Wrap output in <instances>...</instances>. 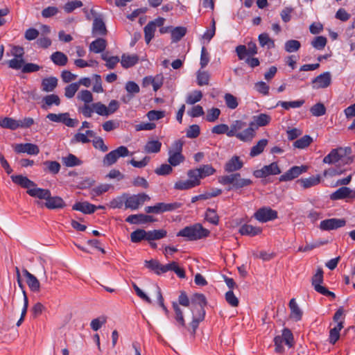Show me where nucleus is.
<instances>
[{"label": "nucleus", "mask_w": 355, "mask_h": 355, "mask_svg": "<svg viewBox=\"0 0 355 355\" xmlns=\"http://www.w3.org/2000/svg\"><path fill=\"white\" fill-rule=\"evenodd\" d=\"M51 61L58 66H65L68 62L67 56L61 51H55L51 55Z\"/></svg>", "instance_id": "c9c22d12"}, {"label": "nucleus", "mask_w": 355, "mask_h": 355, "mask_svg": "<svg viewBox=\"0 0 355 355\" xmlns=\"http://www.w3.org/2000/svg\"><path fill=\"white\" fill-rule=\"evenodd\" d=\"M218 182L223 185L231 184L232 187L227 189L239 190L252 184V181L248 178H242L239 173H234L230 175H222L218 178Z\"/></svg>", "instance_id": "f03ea898"}, {"label": "nucleus", "mask_w": 355, "mask_h": 355, "mask_svg": "<svg viewBox=\"0 0 355 355\" xmlns=\"http://www.w3.org/2000/svg\"><path fill=\"white\" fill-rule=\"evenodd\" d=\"M193 320L190 323L191 334L194 335L198 327L199 323L204 320L205 317V307L198 306L191 308Z\"/></svg>", "instance_id": "4468645a"}, {"label": "nucleus", "mask_w": 355, "mask_h": 355, "mask_svg": "<svg viewBox=\"0 0 355 355\" xmlns=\"http://www.w3.org/2000/svg\"><path fill=\"white\" fill-rule=\"evenodd\" d=\"M323 282V270L322 268H318L316 273L312 277V285L314 289L318 292V287H323L320 285Z\"/></svg>", "instance_id": "13d9d810"}, {"label": "nucleus", "mask_w": 355, "mask_h": 355, "mask_svg": "<svg viewBox=\"0 0 355 355\" xmlns=\"http://www.w3.org/2000/svg\"><path fill=\"white\" fill-rule=\"evenodd\" d=\"M253 124L250 123L249 127L243 131L239 132L237 139L240 141L248 142L252 140L256 135V129L254 128Z\"/></svg>", "instance_id": "c85d7f7f"}, {"label": "nucleus", "mask_w": 355, "mask_h": 355, "mask_svg": "<svg viewBox=\"0 0 355 355\" xmlns=\"http://www.w3.org/2000/svg\"><path fill=\"white\" fill-rule=\"evenodd\" d=\"M155 31L156 28H155L153 22H148L144 27V38L146 44H149L154 37Z\"/></svg>", "instance_id": "8fccbe9b"}, {"label": "nucleus", "mask_w": 355, "mask_h": 355, "mask_svg": "<svg viewBox=\"0 0 355 355\" xmlns=\"http://www.w3.org/2000/svg\"><path fill=\"white\" fill-rule=\"evenodd\" d=\"M327 38L324 36H317L311 42V45L316 49L322 50L327 44Z\"/></svg>", "instance_id": "774afa93"}, {"label": "nucleus", "mask_w": 355, "mask_h": 355, "mask_svg": "<svg viewBox=\"0 0 355 355\" xmlns=\"http://www.w3.org/2000/svg\"><path fill=\"white\" fill-rule=\"evenodd\" d=\"M301 47V44L298 40H290L285 42L284 49L288 53L297 51Z\"/></svg>", "instance_id": "6e6d98bb"}, {"label": "nucleus", "mask_w": 355, "mask_h": 355, "mask_svg": "<svg viewBox=\"0 0 355 355\" xmlns=\"http://www.w3.org/2000/svg\"><path fill=\"white\" fill-rule=\"evenodd\" d=\"M187 30L184 27H176L171 31L173 42L180 41L186 34Z\"/></svg>", "instance_id": "680f3d73"}, {"label": "nucleus", "mask_w": 355, "mask_h": 355, "mask_svg": "<svg viewBox=\"0 0 355 355\" xmlns=\"http://www.w3.org/2000/svg\"><path fill=\"white\" fill-rule=\"evenodd\" d=\"M304 100H298L294 101H279L277 103V106H282L285 110H289L290 108L300 107L304 104Z\"/></svg>", "instance_id": "09e8293b"}, {"label": "nucleus", "mask_w": 355, "mask_h": 355, "mask_svg": "<svg viewBox=\"0 0 355 355\" xmlns=\"http://www.w3.org/2000/svg\"><path fill=\"white\" fill-rule=\"evenodd\" d=\"M42 101L44 103L42 105V107L45 110L48 109L52 105L58 106L60 104V99L56 94L47 95L43 98Z\"/></svg>", "instance_id": "4c0bfd02"}, {"label": "nucleus", "mask_w": 355, "mask_h": 355, "mask_svg": "<svg viewBox=\"0 0 355 355\" xmlns=\"http://www.w3.org/2000/svg\"><path fill=\"white\" fill-rule=\"evenodd\" d=\"M144 264L146 268L153 270L156 274H161L162 264L158 261L154 259L145 261Z\"/></svg>", "instance_id": "0e129e2a"}, {"label": "nucleus", "mask_w": 355, "mask_h": 355, "mask_svg": "<svg viewBox=\"0 0 355 355\" xmlns=\"http://www.w3.org/2000/svg\"><path fill=\"white\" fill-rule=\"evenodd\" d=\"M184 142L181 140L175 141L171 148L168 149V162L173 166H177L185 160L184 156L182 155Z\"/></svg>", "instance_id": "20e7f679"}, {"label": "nucleus", "mask_w": 355, "mask_h": 355, "mask_svg": "<svg viewBox=\"0 0 355 355\" xmlns=\"http://www.w3.org/2000/svg\"><path fill=\"white\" fill-rule=\"evenodd\" d=\"M281 173V169L279 168L277 162H272L269 165L264 166L259 170L254 171L253 175L257 178H266L268 175H278Z\"/></svg>", "instance_id": "ddd939ff"}, {"label": "nucleus", "mask_w": 355, "mask_h": 355, "mask_svg": "<svg viewBox=\"0 0 355 355\" xmlns=\"http://www.w3.org/2000/svg\"><path fill=\"white\" fill-rule=\"evenodd\" d=\"M205 219L213 225H218L219 216L214 209L208 208L205 213Z\"/></svg>", "instance_id": "4d7b16f0"}, {"label": "nucleus", "mask_w": 355, "mask_h": 355, "mask_svg": "<svg viewBox=\"0 0 355 355\" xmlns=\"http://www.w3.org/2000/svg\"><path fill=\"white\" fill-rule=\"evenodd\" d=\"M0 126L3 128L15 130L19 128V120H16L10 117H5L0 120Z\"/></svg>", "instance_id": "58836bf2"}, {"label": "nucleus", "mask_w": 355, "mask_h": 355, "mask_svg": "<svg viewBox=\"0 0 355 355\" xmlns=\"http://www.w3.org/2000/svg\"><path fill=\"white\" fill-rule=\"evenodd\" d=\"M139 56L136 54L128 55L123 53L121 56V64L125 69L135 66L139 62Z\"/></svg>", "instance_id": "7c9ffc66"}, {"label": "nucleus", "mask_w": 355, "mask_h": 355, "mask_svg": "<svg viewBox=\"0 0 355 355\" xmlns=\"http://www.w3.org/2000/svg\"><path fill=\"white\" fill-rule=\"evenodd\" d=\"M166 230L163 229L148 231V241L159 240L161 239L166 237Z\"/></svg>", "instance_id": "de8ad7c7"}, {"label": "nucleus", "mask_w": 355, "mask_h": 355, "mask_svg": "<svg viewBox=\"0 0 355 355\" xmlns=\"http://www.w3.org/2000/svg\"><path fill=\"white\" fill-rule=\"evenodd\" d=\"M345 169L342 168L340 164H336L335 166H331L329 168L326 169L323 172V175L324 177H334L336 175H340L345 172Z\"/></svg>", "instance_id": "3c124183"}, {"label": "nucleus", "mask_w": 355, "mask_h": 355, "mask_svg": "<svg viewBox=\"0 0 355 355\" xmlns=\"http://www.w3.org/2000/svg\"><path fill=\"white\" fill-rule=\"evenodd\" d=\"M173 308L174 309L175 315V319L178 324V327L186 328V324L184 318L183 312L177 302H173Z\"/></svg>", "instance_id": "79ce46f5"}, {"label": "nucleus", "mask_w": 355, "mask_h": 355, "mask_svg": "<svg viewBox=\"0 0 355 355\" xmlns=\"http://www.w3.org/2000/svg\"><path fill=\"white\" fill-rule=\"evenodd\" d=\"M246 126V123L241 120H236L234 121L229 128V132L227 133V137H236L237 138V135L239 131L243 129Z\"/></svg>", "instance_id": "473e14b6"}, {"label": "nucleus", "mask_w": 355, "mask_h": 355, "mask_svg": "<svg viewBox=\"0 0 355 355\" xmlns=\"http://www.w3.org/2000/svg\"><path fill=\"white\" fill-rule=\"evenodd\" d=\"M209 75L205 71L199 70L197 73V82L200 86L207 85L209 84Z\"/></svg>", "instance_id": "338daca9"}, {"label": "nucleus", "mask_w": 355, "mask_h": 355, "mask_svg": "<svg viewBox=\"0 0 355 355\" xmlns=\"http://www.w3.org/2000/svg\"><path fill=\"white\" fill-rule=\"evenodd\" d=\"M72 209L80 211L85 214H90L94 213L97 209V207L88 202H78L73 205Z\"/></svg>", "instance_id": "a878e982"}, {"label": "nucleus", "mask_w": 355, "mask_h": 355, "mask_svg": "<svg viewBox=\"0 0 355 355\" xmlns=\"http://www.w3.org/2000/svg\"><path fill=\"white\" fill-rule=\"evenodd\" d=\"M107 317L105 315H102L91 321L90 327L92 330L98 331L102 325L107 322Z\"/></svg>", "instance_id": "5fc2aeb1"}, {"label": "nucleus", "mask_w": 355, "mask_h": 355, "mask_svg": "<svg viewBox=\"0 0 355 355\" xmlns=\"http://www.w3.org/2000/svg\"><path fill=\"white\" fill-rule=\"evenodd\" d=\"M236 52L237 53L239 60H244L245 57L253 56L257 53V47L255 43L249 42L248 46L239 45L236 48Z\"/></svg>", "instance_id": "dca6fc26"}, {"label": "nucleus", "mask_w": 355, "mask_h": 355, "mask_svg": "<svg viewBox=\"0 0 355 355\" xmlns=\"http://www.w3.org/2000/svg\"><path fill=\"white\" fill-rule=\"evenodd\" d=\"M268 143V141L266 139L259 140L256 145L252 147L250 155L254 157L260 155L263 151Z\"/></svg>", "instance_id": "a19ab883"}, {"label": "nucleus", "mask_w": 355, "mask_h": 355, "mask_svg": "<svg viewBox=\"0 0 355 355\" xmlns=\"http://www.w3.org/2000/svg\"><path fill=\"white\" fill-rule=\"evenodd\" d=\"M191 305L193 307H205L207 305V300L205 296L201 293H195L191 298Z\"/></svg>", "instance_id": "37998d69"}, {"label": "nucleus", "mask_w": 355, "mask_h": 355, "mask_svg": "<svg viewBox=\"0 0 355 355\" xmlns=\"http://www.w3.org/2000/svg\"><path fill=\"white\" fill-rule=\"evenodd\" d=\"M243 166V162L240 159L238 156L232 157L224 166L225 171L227 173L236 172L240 170Z\"/></svg>", "instance_id": "5701e85b"}, {"label": "nucleus", "mask_w": 355, "mask_h": 355, "mask_svg": "<svg viewBox=\"0 0 355 355\" xmlns=\"http://www.w3.org/2000/svg\"><path fill=\"white\" fill-rule=\"evenodd\" d=\"M259 42L261 46L264 47L267 46L268 49L275 48V41L269 37L266 33H261L258 37Z\"/></svg>", "instance_id": "49530a36"}, {"label": "nucleus", "mask_w": 355, "mask_h": 355, "mask_svg": "<svg viewBox=\"0 0 355 355\" xmlns=\"http://www.w3.org/2000/svg\"><path fill=\"white\" fill-rule=\"evenodd\" d=\"M200 184V180L198 178H189L187 180H180L175 182L174 188L178 190H187L192 189Z\"/></svg>", "instance_id": "b1692460"}, {"label": "nucleus", "mask_w": 355, "mask_h": 355, "mask_svg": "<svg viewBox=\"0 0 355 355\" xmlns=\"http://www.w3.org/2000/svg\"><path fill=\"white\" fill-rule=\"evenodd\" d=\"M107 46V42L103 38H98L93 41L89 45V51L95 53L103 52Z\"/></svg>", "instance_id": "f704fd0d"}, {"label": "nucleus", "mask_w": 355, "mask_h": 355, "mask_svg": "<svg viewBox=\"0 0 355 355\" xmlns=\"http://www.w3.org/2000/svg\"><path fill=\"white\" fill-rule=\"evenodd\" d=\"M35 203L40 207L44 206L49 209H62L66 206V203L61 197L51 196V193L49 195V198H48L45 202L36 201Z\"/></svg>", "instance_id": "f8f14e48"}, {"label": "nucleus", "mask_w": 355, "mask_h": 355, "mask_svg": "<svg viewBox=\"0 0 355 355\" xmlns=\"http://www.w3.org/2000/svg\"><path fill=\"white\" fill-rule=\"evenodd\" d=\"M320 182V176L319 175L297 180V182L300 183L304 189H308L315 186L318 184Z\"/></svg>", "instance_id": "e433bc0d"}, {"label": "nucleus", "mask_w": 355, "mask_h": 355, "mask_svg": "<svg viewBox=\"0 0 355 355\" xmlns=\"http://www.w3.org/2000/svg\"><path fill=\"white\" fill-rule=\"evenodd\" d=\"M209 231L200 223L187 226L178 232V236L186 237L189 241H196L207 237Z\"/></svg>", "instance_id": "7ed1b4c3"}, {"label": "nucleus", "mask_w": 355, "mask_h": 355, "mask_svg": "<svg viewBox=\"0 0 355 355\" xmlns=\"http://www.w3.org/2000/svg\"><path fill=\"white\" fill-rule=\"evenodd\" d=\"M216 170L210 164L202 165L200 167L189 170L187 175L189 178H198L199 180L205 177L213 175Z\"/></svg>", "instance_id": "9b49d317"}, {"label": "nucleus", "mask_w": 355, "mask_h": 355, "mask_svg": "<svg viewBox=\"0 0 355 355\" xmlns=\"http://www.w3.org/2000/svg\"><path fill=\"white\" fill-rule=\"evenodd\" d=\"M14 150L17 153H27L31 155H37L40 153L39 147L31 143L15 144Z\"/></svg>", "instance_id": "6ab92c4d"}, {"label": "nucleus", "mask_w": 355, "mask_h": 355, "mask_svg": "<svg viewBox=\"0 0 355 355\" xmlns=\"http://www.w3.org/2000/svg\"><path fill=\"white\" fill-rule=\"evenodd\" d=\"M107 29L103 19L100 17H96L93 21L92 34L94 35H105Z\"/></svg>", "instance_id": "c756f323"}, {"label": "nucleus", "mask_w": 355, "mask_h": 355, "mask_svg": "<svg viewBox=\"0 0 355 355\" xmlns=\"http://www.w3.org/2000/svg\"><path fill=\"white\" fill-rule=\"evenodd\" d=\"M239 232L241 235L254 236L262 232V228L260 227L252 226L249 224H245L240 227Z\"/></svg>", "instance_id": "bb28decb"}, {"label": "nucleus", "mask_w": 355, "mask_h": 355, "mask_svg": "<svg viewBox=\"0 0 355 355\" xmlns=\"http://www.w3.org/2000/svg\"><path fill=\"white\" fill-rule=\"evenodd\" d=\"M343 328V322L342 321L338 324L329 332V342L331 344H335L340 338V331Z\"/></svg>", "instance_id": "a18cd8bd"}, {"label": "nucleus", "mask_w": 355, "mask_h": 355, "mask_svg": "<svg viewBox=\"0 0 355 355\" xmlns=\"http://www.w3.org/2000/svg\"><path fill=\"white\" fill-rule=\"evenodd\" d=\"M254 218L261 223H266L276 219L277 218V211L269 207H263L257 210L254 214Z\"/></svg>", "instance_id": "9d476101"}, {"label": "nucleus", "mask_w": 355, "mask_h": 355, "mask_svg": "<svg viewBox=\"0 0 355 355\" xmlns=\"http://www.w3.org/2000/svg\"><path fill=\"white\" fill-rule=\"evenodd\" d=\"M275 346V352L277 353L284 352V348L283 343H284L288 347H292L294 345V337L291 331L288 328H284L282 331L281 336H277L274 338Z\"/></svg>", "instance_id": "39448f33"}, {"label": "nucleus", "mask_w": 355, "mask_h": 355, "mask_svg": "<svg viewBox=\"0 0 355 355\" xmlns=\"http://www.w3.org/2000/svg\"><path fill=\"white\" fill-rule=\"evenodd\" d=\"M352 149L349 147L338 148L332 149L330 153L323 158V163L328 164H348L352 162L353 159L351 157H346V155L350 154Z\"/></svg>", "instance_id": "f257e3e1"}, {"label": "nucleus", "mask_w": 355, "mask_h": 355, "mask_svg": "<svg viewBox=\"0 0 355 355\" xmlns=\"http://www.w3.org/2000/svg\"><path fill=\"white\" fill-rule=\"evenodd\" d=\"M347 197L355 198V191L347 187H342L330 195L332 200H341Z\"/></svg>", "instance_id": "412c9836"}, {"label": "nucleus", "mask_w": 355, "mask_h": 355, "mask_svg": "<svg viewBox=\"0 0 355 355\" xmlns=\"http://www.w3.org/2000/svg\"><path fill=\"white\" fill-rule=\"evenodd\" d=\"M27 284L31 291L37 293L40 290V283L37 277L34 275L26 279Z\"/></svg>", "instance_id": "69168bd1"}, {"label": "nucleus", "mask_w": 355, "mask_h": 355, "mask_svg": "<svg viewBox=\"0 0 355 355\" xmlns=\"http://www.w3.org/2000/svg\"><path fill=\"white\" fill-rule=\"evenodd\" d=\"M312 141L313 139L310 136L304 135L300 139L296 140L293 143V146L297 148L303 149L308 147Z\"/></svg>", "instance_id": "603ef678"}, {"label": "nucleus", "mask_w": 355, "mask_h": 355, "mask_svg": "<svg viewBox=\"0 0 355 355\" xmlns=\"http://www.w3.org/2000/svg\"><path fill=\"white\" fill-rule=\"evenodd\" d=\"M125 221L130 224H144L155 222L156 220L153 216L139 214L130 215L126 218Z\"/></svg>", "instance_id": "aec40b11"}, {"label": "nucleus", "mask_w": 355, "mask_h": 355, "mask_svg": "<svg viewBox=\"0 0 355 355\" xmlns=\"http://www.w3.org/2000/svg\"><path fill=\"white\" fill-rule=\"evenodd\" d=\"M58 85V79L55 77L44 78L42 81V89L46 92H53Z\"/></svg>", "instance_id": "72a5a7b5"}, {"label": "nucleus", "mask_w": 355, "mask_h": 355, "mask_svg": "<svg viewBox=\"0 0 355 355\" xmlns=\"http://www.w3.org/2000/svg\"><path fill=\"white\" fill-rule=\"evenodd\" d=\"M306 168H307V167L305 166H293L288 171H287L284 174L282 175L279 177V180L280 182L291 181V180L297 178L302 173L306 172Z\"/></svg>", "instance_id": "a211bd4d"}, {"label": "nucleus", "mask_w": 355, "mask_h": 355, "mask_svg": "<svg viewBox=\"0 0 355 355\" xmlns=\"http://www.w3.org/2000/svg\"><path fill=\"white\" fill-rule=\"evenodd\" d=\"M63 164L67 167H73L81 164V161L74 155L69 154L68 156L62 158Z\"/></svg>", "instance_id": "864d4df0"}, {"label": "nucleus", "mask_w": 355, "mask_h": 355, "mask_svg": "<svg viewBox=\"0 0 355 355\" xmlns=\"http://www.w3.org/2000/svg\"><path fill=\"white\" fill-rule=\"evenodd\" d=\"M27 193L33 198H37L40 200H46L49 198L51 191L49 189H42L37 187V185L33 187L31 189L27 190Z\"/></svg>", "instance_id": "393cba45"}, {"label": "nucleus", "mask_w": 355, "mask_h": 355, "mask_svg": "<svg viewBox=\"0 0 355 355\" xmlns=\"http://www.w3.org/2000/svg\"><path fill=\"white\" fill-rule=\"evenodd\" d=\"M331 83V75L329 71L320 74L312 80L313 88L317 89L327 88Z\"/></svg>", "instance_id": "f3484780"}, {"label": "nucleus", "mask_w": 355, "mask_h": 355, "mask_svg": "<svg viewBox=\"0 0 355 355\" xmlns=\"http://www.w3.org/2000/svg\"><path fill=\"white\" fill-rule=\"evenodd\" d=\"M202 98V93L201 91L195 90L191 94L187 96L186 103L189 105H193L199 102Z\"/></svg>", "instance_id": "e2e57ef3"}, {"label": "nucleus", "mask_w": 355, "mask_h": 355, "mask_svg": "<svg viewBox=\"0 0 355 355\" xmlns=\"http://www.w3.org/2000/svg\"><path fill=\"white\" fill-rule=\"evenodd\" d=\"M46 118L51 121L62 123L70 128H74L78 123V121L77 119H71L69 117V113L68 112L60 114L49 113L46 115Z\"/></svg>", "instance_id": "1a4fd4ad"}, {"label": "nucleus", "mask_w": 355, "mask_h": 355, "mask_svg": "<svg viewBox=\"0 0 355 355\" xmlns=\"http://www.w3.org/2000/svg\"><path fill=\"white\" fill-rule=\"evenodd\" d=\"M224 100L227 107L230 109L234 110L238 107L239 103L237 98L230 93H227L224 96Z\"/></svg>", "instance_id": "052dcab7"}, {"label": "nucleus", "mask_w": 355, "mask_h": 355, "mask_svg": "<svg viewBox=\"0 0 355 355\" xmlns=\"http://www.w3.org/2000/svg\"><path fill=\"white\" fill-rule=\"evenodd\" d=\"M10 178L15 184L22 188L27 189V190H30L33 187L36 186V184L33 181L22 175H12Z\"/></svg>", "instance_id": "4be33fe9"}, {"label": "nucleus", "mask_w": 355, "mask_h": 355, "mask_svg": "<svg viewBox=\"0 0 355 355\" xmlns=\"http://www.w3.org/2000/svg\"><path fill=\"white\" fill-rule=\"evenodd\" d=\"M130 155L127 147L121 146L105 155L103 159L104 166H110L115 164L119 157H124Z\"/></svg>", "instance_id": "0eeeda50"}, {"label": "nucleus", "mask_w": 355, "mask_h": 355, "mask_svg": "<svg viewBox=\"0 0 355 355\" xmlns=\"http://www.w3.org/2000/svg\"><path fill=\"white\" fill-rule=\"evenodd\" d=\"M289 307L291 309L290 318L295 321L300 320L302 317V311L294 298L290 300Z\"/></svg>", "instance_id": "2f4dec72"}, {"label": "nucleus", "mask_w": 355, "mask_h": 355, "mask_svg": "<svg viewBox=\"0 0 355 355\" xmlns=\"http://www.w3.org/2000/svg\"><path fill=\"white\" fill-rule=\"evenodd\" d=\"M125 207L132 210L138 209L146 201L150 200V198L146 193H141L134 195L125 194Z\"/></svg>", "instance_id": "423d86ee"}, {"label": "nucleus", "mask_w": 355, "mask_h": 355, "mask_svg": "<svg viewBox=\"0 0 355 355\" xmlns=\"http://www.w3.org/2000/svg\"><path fill=\"white\" fill-rule=\"evenodd\" d=\"M347 221L344 218H329L323 220L320 223V228L322 230L329 231L344 227Z\"/></svg>", "instance_id": "2eb2a0df"}, {"label": "nucleus", "mask_w": 355, "mask_h": 355, "mask_svg": "<svg viewBox=\"0 0 355 355\" xmlns=\"http://www.w3.org/2000/svg\"><path fill=\"white\" fill-rule=\"evenodd\" d=\"M310 112L314 116H321L325 114L326 107L322 103H318L310 108Z\"/></svg>", "instance_id": "bf43d9fd"}, {"label": "nucleus", "mask_w": 355, "mask_h": 355, "mask_svg": "<svg viewBox=\"0 0 355 355\" xmlns=\"http://www.w3.org/2000/svg\"><path fill=\"white\" fill-rule=\"evenodd\" d=\"M182 206V204L180 202H173V203H164V202H159L155 204L154 206H148L145 207V211L147 214H161L166 211H172Z\"/></svg>", "instance_id": "6e6552de"}, {"label": "nucleus", "mask_w": 355, "mask_h": 355, "mask_svg": "<svg viewBox=\"0 0 355 355\" xmlns=\"http://www.w3.org/2000/svg\"><path fill=\"white\" fill-rule=\"evenodd\" d=\"M162 143L158 140H150L144 146V151L146 153H157L160 151Z\"/></svg>", "instance_id": "ea45409f"}, {"label": "nucleus", "mask_w": 355, "mask_h": 355, "mask_svg": "<svg viewBox=\"0 0 355 355\" xmlns=\"http://www.w3.org/2000/svg\"><path fill=\"white\" fill-rule=\"evenodd\" d=\"M270 121L271 117L270 115L261 113L259 115L254 116L250 123L253 124L254 128L257 130L259 127L267 125Z\"/></svg>", "instance_id": "cd10ccee"}, {"label": "nucleus", "mask_w": 355, "mask_h": 355, "mask_svg": "<svg viewBox=\"0 0 355 355\" xmlns=\"http://www.w3.org/2000/svg\"><path fill=\"white\" fill-rule=\"evenodd\" d=\"M130 239L133 243H139L142 240L148 241V232L138 229L130 234Z\"/></svg>", "instance_id": "c03bdc74"}]
</instances>
